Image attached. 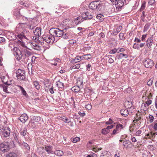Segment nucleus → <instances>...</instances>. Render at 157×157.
Here are the masks:
<instances>
[{"label": "nucleus", "instance_id": "obj_1", "mask_svg": "<svg viewBox=\"0 0 157 157\" xmlns=\"http://www.w3.org/2000/svg\"><path fill=\"white\" fill-rule=\"evenodd\" d=\"M1 80L4 84L2 85L3 90L4 92L9 93L7 90L8 86L12 84L13 81L11 80H8V78L7 76H1L0 78Z\"/></svg>", "mask_w": 157, "mask_h": 157}, {"label": "nucleus", "instance_id": "obj_2", "mask_svg": "<svg viewBox=\"0 0 157 157\" xmlns=\"http://www.w3.org/2000/svg\"><path fill=\"white\" fill-rule=\"evenodd\" d=\"M66 28L63 30H60L59 28H52L49 31V33L51 35L57 37H60L63 35Z\"/></svg>", "mask_w": 157, "mask_h": 157}, {"label": "nucleus", "instance_id": "obj_3", "mask_svg": "<svg viewBox=\"0 0 157 157\" xmlns=\"http://www.w3.org/2000/svg\"><path fill=\"white\" fill-rule=\"evenodd\" d=\"M13 54L17 59L18 60L22 59V58H21L25 55V54H23V50L21 51L18 48L15 47L13 49Z\"/></svg>", "mask_w": 157, "mask_h": 157}, {"label": "nucleus", "instance_id": "obj_4", "mask_svg": "<svg viewBox=\"0 0 157 157\" xmlns=\"http://www.w3.org/2000/svg\"><path fill=\"white\" fill-rule=\"evenodd\" d=\"M16 77L18 79L21 80H24L25 78V71L21 69H18L16 72Z\"/></svg>", "mask_w": 157, "mask_h": 157}, {"label": "nucleus", "instance_id": "obj_5", "mask_svg": "<svg viewBox=\"0 0 157 157\" xmlns=\"http://www.w3.org/2000/svg\"><path fill=\"white\" fill-rule=\"evenodd\" d=\"M0 132L2 135L5 137H7L10 136V129L8 127H4L0 129Z\"/></svg>", "mask_w": 157, "mask_h": 157}, {"label": "nucleus", "instance_id": "obj_6", "mask_svg": "<svg viewBox=\"0 0 157 157\" xmlns=\"http://www.w3.org/2000/svg\"><path fill=\"white\" fill-rule=\"evenodd\" d=\"M144 65L147 68H151L154 64L153 61L149 58H145L144 60Z\"/></svg>", "mask_w": 157, "mask_h": 157}, {"label": "nucleus", "instance_id": "obj_7", "mask_svg": "<svg viewBox=\"0 0 157 157\" xmlns=\"http://www.w3.org/2000/svg\"><path fill=\"white\" fill-rule=\"evenodd\" d=\"M10 148L8 143H2L0 144V150L4 152H7Z\"/></svg>", "mask_w": 157, "mask_h": 157}, {"label": "nucleus", "instance_id": "obj_8", "mask_svg": "<svg viewBox=\"0 0 157 157\" xmlns=\"http://www.w3.org/2000/svg\"><path fill=\"white\" fill-rule=\"evenodd\" d=\"M72 21L70 19H66L63 21L62 25L65 27L66 29L71 28V26Z\"/></svg>", "mask_w": 157, "mask_h": 157}, {"label": "nucleus", "instance_id": "obj_9", "mask_svg": "<svg viewBox=\"0 0 157 157\" xmlns=\"http://www.w3.org/2000/svg\"><path fill=\"white\" fill-rule=\"evenodd\" d=\"M123 128V125L122 124H117L116 128L115 129L113 132V134L114 135L118 133L120 131L121 129Z\"/></svg>", "mask_w": 157, "mask_h": 157}, {"label": "nucleus", "instance_id": "obj_10", "mask_svg": "<svg viewBox=\"0 0 157 157\" xmlns=\"http://www.w3.org/2000/svg\"><path fill=\"white\" fill-rule=\"evenodd\" d=\"M153 37L151 36L148 38L147 40L146 41V45L147 47L149 49H150L151 48V46L153 43Z\"/></svg>", "mask_w": 157, "mask_h": 157}, {"label": "nucleus", "instance_id": "obj_11", "mask_svg": "<svg viewBox=\"0 0 157 157\" xmlns=\"http://www.w3.org/2000/svg\"><path fill=\"white\" fill-rule=\"evenodd\" d=\"M23 54H24L25 55L23 56L21 58H22V59L24 60L26 59L27 57L30 56L31 55V53L29 51L25 49L23 50Z\"/></svg>", "mask_w": 157, "mask_h": 157}, {"label": "nucleus", "instance_id": "obj_12", "mask_svg": "<svg viewBox=\"0 0 157 157\" xmlns=\"http://www.w3.org/2000/svg\"><path fill=\"white\" fill-rule=\"evenodd\" d=\"M98 5L97 2H92L89 4V8L91 9L94 10L98 7Z\"/></svg>", "mask_w": 157, "mask_h": 157}, {"label": "nucleus", "instance_id": "obj_13", "mask_svg": "<svg viewBox=\"0 0 157 157\" xmlns=\"http://www.w3.org/2000/svg\"><path fill=\"white\" fill-rule=\"evenodd\" d=\"M28 117L25 113L23 114L19 118V119L23 123H25L28 119Z\"/></svg>", "mask_w": 157, "mask_h": 157}, {"label": "nucleus", "instance_id": "obj_14", "mask_svg": "<svg viewBox=\"0 0 157 157\" xmlns=\"http://www.w3.org/2000/svg\"><path fill=\"white\" fill-rule=\"evenodd\" d=\"M21 146L25 149L27 152H28L29 151L30 147L27 143L25 142L22 143L21 144Z\"/></svg>", "mask_w": 157, "mask_h": 157}, {"label": "nucleus", "instance_id": "obj_15", "mask_svg": "<svg viewBox=\"0 0 157 157\" xmlns=\"http://www.w3.org/2000/svg\"><path fill=\"white\" fill-rule=\"evenodd\" d=\"M22 33L25 39L29 40L30 37V33L28 31L26 30H24Z\"/></svg>", "mask_w": 157, "mask_h": 157}, {"label": "nucleus", "instance_id": "obj_16", "mask_svg": "<svg viewBox=\"0 0 157 157\" xmlns=\"http://www.w3.org/2000/svg\"><path fill=\"white\" fill-rule=\"evenodd\" d=\"M101 157H112L111 153L107 151H104L101 153Z\"/></svg>", "mask_w": 157, "mask_h": 157}, {"label": "nucleus", "instance_id": "obj_17", "mask_svg": "<svg viewBox=\"0 0 157 157\" xmlns=\"http://www.w3.org/2000/svg\"><path fill=\"white\" fill-rule=\"evenodd\" d=\"M33 33L36 36H40L41 34V29L40 28L37 27L35 30L33 31Z\"/></svg>", "mask_w": 157, "mask_h": 157}, {"label": "nucleus", "instance_id": "obj_18", "mask_svg": "<svg viewBox=\"0 0 157 157\" xmlns=\"http://www.w3.org/2000/svg\"><path fill=\"white\" fill-rule=\"evenodd\" d=\"M122 26H119L116 29L113 30V35H116L122 29Z\"/></svg>", "mask_w": 157, "mask_h": 157}, {"label": "nucleus", "instance_id": "obj_19", "mask_svg": "<svg viewBox=\"0 0 157 157\" xmlns=\"http://www.w3.org/2000/svg\"><path fill=\"white\" fill-rule=\"evenodd\" d=\"M124 106L127 109L130 108L132 106V102L129 101H126L124 103Z\"/></svg>", "mask_w": 157, "mask_h": 157}, {"label": "nucleus", "instance_id": "obj_20", "mask_svg": "<svg viewBox=\"0 0 157 157\" xmlns=\"http://www.w3.org/2000/svg\"><path fill=\"white\" fill-rule=\"evenodd\" d=\"M121 114L124 117L127 116L129 114L128 110L126 109H123L121 110Z\"/></svg>", "mask_w": 157, "mask_h": 157}, {"label": "nucleus", "instance_id": "obj_21", "mask_svg": "<svg viewBox=\"0 0 157 157\" xmlns=\"http://www.w3.org/2000/svg\"><path fill=\"white\" fill-rule=\"evenodd\" d=\"M148 106L146 104L145 102L143 103L141 105V109L143 110L144 111H147L148 109Z\"/></svg>", "mask_w": 157, "mask_h": 157}, {"label": "nucleus", "instance_id": "obj_22", "mask_svg": "<svg viewBox=\"0 0 157 157\" xmlns=\"http://www.w3.org/2000/svg\"><path fill=\"white\" fill-rule=\"evenodd\" d=\"M45 150L48 153H52L53 152L52 151V147L51 146L46 145L45 147Z\"/></svg>", "mask_w": 157, "mask_h": 157}, {"label": "nucleus", "instance_id": "obj_23", "mask_svg": "<svg viewBox=\"0 0 157 157\" xmlns=\"http://www.w3.org/2000/svg\"><path fill=\"white\" fill-rule=\"evenodd\" d=\"M51 39H51V40H50L48 36L47 37H46L45 38V39H44L43 38V39L46 42L48 43L49 44H52L53 43V42L55 40V38L54 37H52L51 38Z\"/></svg>", "mask_w": 157, "mask_h": 157}, {"label": "nucleus", "instance_id": "obj_24", "mask_svg": "<svg viewBox=\"0 0 157 157\" xmlns=\"http://www.w3.org/2000/svg\"><path fill=\"white\" fill-rule=\"evenodd\" d=\"M72 91L76 93H77L80 90V87L78 86H74L72 87L71 89Z\"/></svg>", "mask_w": 157, "mask_h": 157}, {"label": "nucleus", "instance_id": "obj_25", "mask_svg": "<svg viewBox=\"0 0 157 157\" xmlns=\"http://www.w3.org/2000/svg\"><path fill=\"white\" fill-rule=\"evenodd\" d=\"M131 143V142L128 140L124 141L123 142V145L124 147L127 148L128 147L129 145Z\"/></svg>", "mask_w": 157, "mask_h": 157}, {"label": "nucleus", "instance_id": "obj_26", "mask_svg": "<svg viewBox=\"0 0 157 157\" xmlns=\"http://www.w3.org/2000/svg\"><path fill=\"white\" fill-rule=\"evenodd\" d=\"M56 85L59 88H63L64 87V84L60 81L56 82Z\"/></svg>", "mask_w": 157, "mask_h": 157}, {"label": "nucleus", "instance_id": "obj_27", "mask_svg": "<svg viewBox=\"0 0 157 157\" xmlns=\"http://www.w3.org/2000/svg\"><path fill=\"white\" fill-rule=\"evenodd\" d=\"M81 58L80 56H77L75 59H73L71 61V62L73 63H75L78 62V60H80Z\"/></svg>", "mask_w": 157, "mask_h": 157}, {"label": "nucleus", "instance_id": "obj_28", "mask_svg": "<svg viewBox=\"0 0 157 157\" xmlns=\"http://www.w3.org/2000/svg\"><path fill=\"white\" fill-rule=\"evenodd\" d=\"M55 154L57 155L60 156L63 155V151L60 150L56 151L55 152Z\"/></svg>", "mask_w": 157, "mask_h": 157}, {"label": "nucleus", "instance_id": "obj_29", "mask_svg": "<svg viewBox=\"0 0 157 157\" xmlns=\"http://www.w3.org/2000/svg\"><path fill=\"white\" fill-rule=\"evenodd\" d=\"M88 13L87 12L82 13V18L85 20L88 19Z\"/></svg>", "mask_w": 157, "mask_h": 157}, {"label": "nucleus", "instance_id": "obj_30", "mask_svg": "<svg viewBox=\"0 0 157 157\" xmlns=\"http://www.w3.org/2000/svg\"><path fill=\"white\" fill-rule=\"evenodd\" d=\"M21 90L22 94L25 96H26L27 95V93L24 88L20 86H17Z\"/></svg>", "mask_w": 157, "mask_h": 157}, {"label": "nucleus", "instance_id": "obj_31", "mask_svg": "<svg viewBox=\"0 0 157 157\" xmlns=\"http://www.w3.org/2000/svg\"><path fill=\"white\" fill-rule=\"evenodd\" d=\"M6 157H17V156L14 153H10L7 154Z\"/></svg>", "mask_w": 157, "mask_h": 157}, {"label": "nucleus", "instance_id": "obj_32", "mask_svg": "<svg viewBox=\"0 0 157 157\" xmlns=\"http://www.w3.org/2000/svg\"><path fill=\"white\" fill-rule=\"evenodd\" d=\"M128 55L127 54H123L122 53H120L118 57V59H121L123 58L124 57H125V58H126L128 57Z\"/></svg>", "mask_w": 157, "mask_h": 157}, {"label": "nucleus", "instance_id": "obj_33", "mask_svg": "<svg viewBox=\"0 0 157 157\" xmlns=\"http://www.w3.org/2000/svg\"><path fill=\"white\" fill-rule=\"evenodd\" d=\"M62 120L65 122L66 123H69L71 121L70 119L67 118L65 117H61Z\"/></svg>", "mask_w": 157, "mask_h": 157}, {"label": "nucleus", "instance_id": "obj_34", "mask_svg": "<svg viewBox=\"0 0 157 157\" xmlns=\"http://www.w3.org/2000/svg\"><path fill=\"white\" fill-rule=\"evenodd\" d=\"M80 65L79 64H77L71 67V69H78L80 67Z\"/></svg>", "mask_w": 157, "mask_h": 157}, {"label": "nucleus", "instance_id": "obj_35", "mask_svg": "<svg viewBox=\"0 0 157 157\" xmlns=\"http://www.w3.org/2000/svg\"><path fill=\"white\" fill-rule=\"evenodd\" d=\"M27 129L25 128H24L23 129H21V134L23 136H25L26 134Z\"/></svg>", "mask_w": 157, "mask_h": 157}, {"label": "nucleus", "instance_id": "obj_36", "mask_svg": "<svg viewBox=\"0 0 157 157\" xmlns=\"http://www.w3.org/2000/svg\"><path fill=\"white\" fill-rule=\"evenodd\" d=\"M96 17L98 19L101 20V21H102V20L104 18L103 15L101 14H98L96 16Z\"/></svg>", "mask_w": 157, "mask_h": 157}, {"label": "nucleus", "instance_id": "obj_37", "mask_svg": "<svg viewBox=\"0 0 157 157\" xmlns=\"http://www.w3.org/2000/svg\"><path fill=\"white\" fill-rule=\"evenodd\" d=\"M81 19L80 17H78L75 20V22L76 25H78L80 23V20Z\"/></svg>", "mask_w": 157, "mask_h": 157}, {"label": "nucleus", "instance_id": "obj_38", "mask_svg": "<svg viewBox=\"0 0 157 157\" xmlns=\"http://www.w3.org/2000/svg\"><path fill=\"white\" fill-rule=\"evenodd\" d=\"M151 100L148 98H147V99L146 100V101L145 102V103L148 106L151 104Z\"/></svg>", "mask_w": 157, "mask_h": 157}, {"label": "nucleus", "instance_id": "obj_39", "mask_svg": "<svg viewBox=\"0 0 157 157\" xmlns=\"http://www.w3.org/2000/svg\"><path fill=\"white\" fill-rule=\"evenodd\" d=\"M109 130L106 128L103 129L102 130V133L104 134H106L109 132Z\"/></svg>", "mask_w": 157, "mask_h": 157}, {"label": "nucleus", "instance_id": "obj_40", "mask_svg": "<svg viewBox=\"0 0 157 157\" xmlns=\"http://www.w3.org/2000/svg\"><path fill=\"white\" fill-rule=\"evenodd\" d=\"M17 37L19 38V39L23 41V40L25 39L24 38L22 33L21 34H18L17 35Z\"/></svg>", "mask_w": 157, "mask_h": 157}, {"label": "nucleus", "instance_id": "obj_41", "mask_svg": "<svg viewBox=\"0 0 157 157\" xmlns=\"http://www.w3.org/2000/svg\"><path fill=\"white\" fill-rule=\"evenodd\" d=\"M35 122H38L40 120V118L37 116H34L33 117Z\"/></svg>", "mask_w": 157, "mask_h": 157}, {"label": "nucleus", "instance_id": "obj_42", "mask_svg": "<svg viewBox=\"0 0 157 157\" xmlns=\"http://www.w3.org/2000/svg\"><path fill=\"white\" fill-rule=\"evenodd\" d=\"M117 52V49L115 48L113 49L110 50L109 52V53L110 54H115Z\"/></svg>", "mask_w": 157, "mask_h": 157}, {"label": "nucleus", "instance_id": "obj_43", "mask_svg": "<svg viewBox=\"0 0 157 157\" xmlns=\"http://www.w3.org/2000/svg\"><path fill=\"white\" fill-rule=\"evenodd\" d=\"M80 57L81 58V60H85L88 59V56L87 54L84 55L83 56H81Z\"/></svg>", "mask_w": 157, "mask_h": 157}, {"label": "nucleus", "instance_id": "obj_44", "mask_svg": "<svg viewBox=\"0 0 157 157\" xmlns=\"http://www.w3.org/2000/svg\"><path fill=\"white\" fill-rule=\"evenodd\" d=\"M80 140L79 138L78 137H76L75 138H72V141L73 142L75 143L77 142L78 141Z\"/></svg>", "mask_w": 157, "mask_h": 157}, {"label": "nucleus", "instance_id": "obj_45", "mask_svg": "<svg viewBox=\"0 0 157 157\" xmlns=\"http://www.w3.org/2000/svg\"><path fill=\"white\" fill-rule=\"evenodd\" d=\"M34 84L35 85L36 88L38 90L40 88V86L38 84V82L37 81H34Z\"/></svg>", "mask_w": 157, "mask_h": 157}, {"label": "nucleus", "instance_id": "obj_46", "mask_svg": "<svg viewBox=\"0 0 157 157\" xmlns=\"http://www.w3.org/2000/svg\"><path fill=\"white\" fill-rule=\"evenodd\" d=\"M150 27V25L148 24H146L144 27V32H145L147 31Z\"/></svg>", "mask_w": 157, "mask_h": 157}, {"label": "nucleus", "instance_id": "obj_47", "mask_svg": "<svg viewBox=\"0 0 157 157\" xmlns=\"http://www.w3.org/2000/svg\"><path fill=\"white\" fill-rule=\"evenodd\" d=\"M124 34L123 33H121L119 34L120 38L121 40H124L125 38L124 36Z\"/></svg>", "mask_w": 157, "mask_h": 157}, {"label": "nucleus", "instance_id": "obj_48", "mask_svg": "<svg viewBox=\"0 0 157 157\" xmlns=\"http://www.w3.org/2000/svg\"><path fill=\"white\" fill-rule=\"evenodd\" d=\"M134 48L137 49L138 50L139 49V44H137L136 43L134 44L133 46Z\"/></svg>", "mask_w": 157, "mask_h": 157}, {"label": "nucleus", "instance_id": "obj_49", "mask_svg": "<svg viewBox=\"0 0 157 157\" xmlns=\"http://www.w3.org/2000/svg\"><path fill=\"white\" fill-rule=\"evenodd\" d=\"M97 155L94 153L93 152H91L90 154H89V157H97Z\"/></svg>", "mask_w": 157, "mask_h": 157}, {"label": "nucleus", "instance_id": "obj_50", "mask_svg": "<svg viewBox=\"0 0 157 157\" xmlns=\"http://www.w3.org/2000/svg\"><path fill=\"white\" fill-rule=\"evenodd\" d=\"M141 118H142V117H137L136 118H135V120H134L133 121L136 123V122L140 121Z\"/></svg>", "mask_w": 157, "mask_h": 157}, {"label": "nucleus", "instance_id": "obj_51", "mask_svg": "<svg viewBox=\"0 0 157 157\" xmlns=\"http://www.w3.org/2000/svg\"><path fill=\"white\" fill-rule=\"evenodd\" d=\"M149 122L150 123L152 122L154 120V117L151 115H150L149 116Z\"/></svg>", "mask_w": 157, "mask_h": 157}, {"label": "nucleus", "instance_id": "obj_52", "mask_svg": "<svg viewBox=\"0 0 157 157\" xmlns=\"http://www.w3.org/2000/svg\"><path fill=\"white\" fill-rule=\"evenodd\" d=\"M153 82V79H150L147 82V85L148 86H151L152 85Z\"/></svg>", "mask_w": 157, "mask_h": 157}, {"label": "nucleus", "instance_id": "obj_53", "mask_svg": "<svg viewBox=\"0 0 157 157\" xmlns=\"http://www.w3.org/2000/svg\"><path fill=\"white\" fill-rule=\"evenodd\" d=\"M155 0H149L148 4L150 5H152L155 2Z\"/></svg>", "mask_w": 157, "mask_h": 157}, {"label": "nucleus", "instance_id": "obj_54", "mask_svg": "<svg viewBox=\"0 0 157 157\" xmlns=\"http://www.w3.org/2000/svg\"><path fill=\"white\" fill-rule=\"evenodd\" d=\"M113 123V121L111 119V118H109V120L108 121L106 122V124H112Z\"/></svg>", "mask_w": 157, "mask_h": 157}, {"label": "nucleus", "instance_id": "obj_55", "mask_svg": "<svg viewBox=\"0 0 157 157\" xmlns=\"http://www.w3.org/2000/svg\"><path fill=\"white\" fill-rule=\"evenodd\" d=\"M147 35L146 34L142 35L141 37V40L142 41H145V38L147 37Z\"/></svg>", "mask_w": 157, "mask_h": 157}, {"label": "nucleus", "instance_id": "obj_56", "mask_svg": "<svg viewBox=\"0 0 157 157\" xmlns=\"http://www.w3.org/2000/svg\"><path fill=\"white\" fill-rule=\"evenodd\" d=\"M94 145H93V147H90V149H92L93 151L94 152H96L98 151V150H97L96 148L94 147Z\"/></svg>", "mask_w": 157, "mask_h": 157}, {"label": "nucleus", "instance_id": "obj_57", "mask_svg": "<svg viewBox=\"0 0 157 157\" xmlns=\"http://www.w3.org/2000/svg\"><path fill=\"white\" fill-rule=\"evenodd\" d=\"M145 3H143L141 5V7L140 9V11H141L143 10L145 8Z\"/></svg>", "mask_w": 157, "mask_h": 157}, {"label": "nucleus", "instance_id": "obj_58", "mask_svg": "<svg viewBox=\"0 0 157 157\" xmlns=\"http://www.w3.org/2000/svg\"><path fill=\"white\" fill-rule=\"evenodd\" d=\"M142 131L141 130H139L136 132V136H139L141 134Z\"/></svg>", "mask_w": 157, "mask_h": 157}, {"label": "nucleus", "instance_id": "obj_59", "mask_svg": "<svg viewBox=\"0 0 157 157\" xmlns=\"http://www.w3.org/2000/svg\"><path fill=\"white\" fill-rule=\"evenodd\" d=\"M153 128L155 131L157 130V122H155Z\"/></svg>", "mask_w": 157, "mask_h": 157}, {"label": "nucleus", "instance_id": "obj_60", "mask_svg": "<svg viewBox=\"0 0 157 157\" xmlns=\"http://www.w3.org/2000/svg\"><path fill=\"white\" fill-rule=\"evenodd\" d=\"M49 91L50 92V93L52 94L54 93V92L53 90V86H52L49 89Z\"/></svg>", "mask_w": 157, "mask_h": 157}, {"label": "nucleus", "instance_id": "obj_61", "mask_svg": "<svg viewBox=\"0 0 157 157\" xmlns=\"http://www.w3.org/2000/svg\"><path fill=\"white\" fill-rule=\"evenodd\" d=\"M36 57L35 56H33L31 58V60L32 62L33 63H35V60L36 59Z\"/></svg>", "mask_w": 157, "mask_h": 157}, {"label": "nucleus", "instance_id": "obj_62", "mask_svg": "<svg viewBox=\"0 0 157 157\" xmlns=\"http://www.w3.org/2000/svg\"><path fill=\"white\" fill-rule=\"evenodd\" d=\"M5 41V39L3 37H0V43H2Z\"/></svg>", "mask_w": 157, "mask_h": 157}, {"label": "nucleus", "instance_id": "obj_63", "mask_svg": "<svg viewBox=\"0 0 157 157\" xmlns=\"http://www.w3.org/2000/svg\"><path fill=\"white\" fill-rule=\"evenodd\" d=\"M77 84L78 85L81 86L82 84V82L80 80H78L77 81Z\"/></svg>", "mask_w": 157, "mask_h": 157}, {"label": "nucleus", "instance_id": "obj_64", "mask_svg": "<svg viewBox=\"0 0 157 157\" xmlns=\"http://www.w3.org/2000/svg\"><path fill=\"white\" fill-rule=\"evenodd\" d=\"M79 115L81 117H83L85 115V113L84 112L81 113L80 112H79L78 113Z\"/></svg>", "mask_w": 157, "mask_h": 157}]
</instances>
